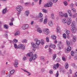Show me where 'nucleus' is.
I'll use <instances>...</instances> for the list:
<instances>
[{"label":"nucleus","mask_w":77,"mask_h":77,"mask_svg":"<svg viewBox=\"0 0 77 77\" xmlns=\"http://www.w3.org/2000/svg\"><path fill=\"white\" fill-rule=\"evenodd\" d=\"M61 71L63 74H65V73L66 71L65 70H61Z\"/></svg>","instance_id":"6e6d98bb"},{"label":"nucleus","mask_w":77,"mask_h":77,"mask_svg":"<svg viewBox=\"0 0 77 77\" xmlns=\"http://www.w3.org/2000/svg\"><path fill=\"white\" fill-rule=\"evenodd\" d=\"M68 17V14L66 13H63V17Z\"/></svg>","instance_id":"c85d7f7f"},{"label":"nucleus","mask_w":77,"mask_h":77,"mask_svg":"<svg viewBox=\"0 0 77 77\" xmlns=\"http://www.w3.org/2000/svg\"><path fill=\"white\" fill-rule=\"evenodd\" d=\"M37 32L39 33H41L42 32V29H41L40 28H38L37 30Z\"/></svg>","instance_id":"dca6fc26"},{"label":"nucleus","mask_w":77,"mask_h":77,"mask_svg":"<svg viewBox=\"0 0 77 77\" xmlns=\"http://www.w3.org/2000/svg\"><path fill=\"white\" fill-rule=\"evenodd\" d=\"M4 27L5 29H9V26L6 24L4 25Z\"/></svg>","instance_id":"412c9836"},{"label":"nucleus","mask_w":77,"mask_h":77,"mask_svg":"<svg viewBox=\"0 0 77 77\" xmlns=\"http://www.w3.org/2000/svg\"><path fill=\"white\" fill-rule=\"evenodd\" d=\"M56 45L52 44H51L49 45L50 47H51V48H53L54 49L55 48H56Z\"/></svg>","instance_id":"f8f14e48"},{"label":"nucleus","mask_w":77,"mask_h":77,"mask_svg":"<svg viewBox=\"0 0 77 77\" xmlns=\"http://www.w3.org/2000/svg\"><path fill=\"white\" fill-rule=\"evenodd\" d=\"M27 60V58H26V57H24L23 58V61H25V60Z\"/></svg>","instance_id":"052dcab7"},{"label":"nucleus","mask_w":77,"mask_h":77,"mask_svg":"<svg viewBox=\"0 0 77 77\" xmlns=\"http://www.w3.org/2000/svg\"><path fill=\"white\" fill-rule=\"evenodd\" d=\"M41 72H44V69L42 68L41 69Z\"/></svg>","instance_id":"13d9d810"},{"label":"nucleus","mask_w":77,"mask_h":77,"mask_svg":"<svg viewBox=\"0 0 77 77\" xmlns=\"http://www.w3.org/2000/svg\"><path fill=\"white\" fill-rule=\"evenodd\" d=\"M62 22L63 24H65V23H66V19L65 18H63L62 20Z\"/></svg>","instance_id":"4be33fe9"},{"label":"nucleus","mask_w":77,"mask_h":77,"mask_svg":"<svg viewBox=\"0 0 77 77\" xmlns=\"http://www.w3.org/2000/svg\"><path fill=\"white\" fill-rule=\"evenodd\" d=\"M65 66L66 69H67V68H68V67L69 66V65H68V63H66L65 65Z\"/></svg>","instance_id":"bb28decb"},{"label":"nucleus","mask_w":77,"mask_h":77,"mask_svg":"<svg viewBox=\"0 0 77 77\" xmlns=\"http://www.w3.org/2000/svg\"><path fill=\"white\" fill-rule=\"evenodd\" d=\"M62 59L63 61H66V59H65V58L64 57H63Z\"/></svg>","instance_id":"4d7b16f0"},{"label":"nucleus","mask_w":77,"mask_h":77,"mask_svg":"<svg viewBox=\"0 0 77 77\" xmlns=\"http://www.w3.org/2000/svg\"><path fill=\"white\" fill-rule=\"evenodd\" d=\"M56 77H58L59 76V73H57L56 74Z\"/></svg>","instance_id":"774afa93"},{"label":"nucleus","mask_w":77,"mask_h":77,"mask_svg":"<svg viewBox=\"0 0 77 77\" xmlns=\"http://www.w3.org/2000/svg\"><path fill=\"white\" fill-rule=\"evenodd\" d=\"M14 72H15V70H11L10 72V73L11 75H12V74H14Z\"/></svg>","instance_id":"473e14b6"},{"label":"nucleus","mask_w":77,"mask_h":77,"mask_svg":"<svg viewBox=\"0 0 77 77\" xmlns=\"http://www.w3.org/2000/svg\"><path fill=\"white\" fill-rule=\"evenodd\" d=\"M20 34V31H17L15 34L14 35L16 36Z\"/></svg>","instance_id":"58836bf2"},{"label":"nucleus","mask_w":77,"mask_h":77,"mask_svg":"<svg viewBox=\"0 0 77 77\" xmlns=\"http://www.w3.org/2000/svg\"><path fill=\"white\" fill-rule=\"evenodd\" d=\"M31 46L32 47H33V48H36V47H37L36 44L34 43L33 42L31 43Z\"/></svg>","instance_id":"f3484780"},{"label":"nucleus","mask_w":77,"mask_h":77,"mask_svg":"<svg viewBox=\"0 0 77 77\" xmlns=\"http://www.w3.org/2000/svg\"><path fill=\"white\" fill-rule=\"evenodd\" d=\"M33 55V54L32 52H30L28 53L26 55V56H28V57H30L31 56H32Z\"/></svg>","instance_id":"ddd939ff"},{"label":"nucleus","mask_w":77,"mask_h":77,"mask_svg":"<svg viewBox=\"0 0 77 77\" xmlns=\"http://www.w3.org/2000/svg\"><path fill=\"white\" fill-rule=\"evenodd\" d=\"M49 26H53V22L51 21H50L48 23Z\"/></svg>","instance_id":"5701e85b"},{"label":"nucleus","mask_w":77,"mask_h":77,"mask_svg":"<svg viewBox=\"0 0 77 77\" xmlns=\"http://www.w3.org/2000/svg\"><path fill=\"white\" fill-rule=\"evenodd\" d=\"M76 41H77V37L76 36H75L73 37L72 41L75 42H76Z\"/></svg>","instance_id":"6ab92c4d"},{"label":"nucleus","mask_w":77,"mask_h":77,"mask_svg":"<svg viewBox=\"0 0 77 77\" xmlns=\"http://www.w3.org/2000/svg\"><path fill=\"white\" fill-rule=\"evenodd\" d=\"M41 42L42 45L44 44V40L43 39H41Z\"/></svg>","instance_id":"e433bc0d"},{"label":"nucleus","mask_w":77,"mask_h":77,"mask_svg":"<svg viewBox=\"0 0 77 77\" xmlns=\"http://www.w3.org/2000/svg\"><path fill=\"white\" fill-rule=\"evenodd\" d=\"M72 66H73L75 68H77V66L75 65V64L74 63H72Z\"/></svg>","instance_id":"4c0bfd02"},{"label":"nucleus","mask_w":77,"mask_h":77,"mask_svg":"<svg viewBox=\"0 0 77 77\" xmlns=\"http://www.w3.org/2000/svg\"><path fill=\"white\" fill-rule=\"evenodd\" d=\"M63 38L64 39H66V35L65 34H63Z\"/></svg>","instance_id":"09e8293b"},{"label":"nucleus","mask_w":77,"mask_h":77,"mask_svg":"<svg viewBox=\"0 0 77 77\" xmlns=\"http://www.w3.org/2000/svg\"><path fill=\"white\" fill-rule=\"evenodd\" d=\"M66 44L67 45H68V46H69V45H71V42H69V41L68 40L66 41Z\"/></svg>","instance_id":"393cba45"},{"label":"nucleus","mask_w":77,"mask_h":77,"mask_svg":"<svg viewBox=\"0 0 77 77\" xmlns=\"http://www.w3.org/2000/svg\"><path fill=\"white\" fill-rule=\"evenodd\" d=\"M50 74H52L53 73V71L52 70H51L49 71Z\"/></svg>","instance_id":"864d4df0"},{"label":"nucleus","mask_w":77,"mask_h":77,"mask_svg":"<svg viewBox=\"0 0 77 77\" xmlns=\"http://www.w3.org/2000/svg\"><path fill=\"white\" fill-rule=\"evenodd\" d=\"M66 23L67 24L69 25L71 23V18H67L66 21Z\"/></svg>","instance_id":"0eeeda50"},{"label":"nucleus","mask_w":77,"mask_h":77,"mask_svg":"<svg viewBox=\"0 0 77 77\" xmlns=\"http://www.w3.org/2000/svg\"><path fill=\"white\" fill-rule=\"evenodd\" d=\"M77 17V13H75L74 14H73L72 16V18H75Z\"/></svg>","instance_id":"c756f323"},{"label":"nucleus","mask_w":77,"mask_h":77,"mask_svg":"<svg viewBox=\"0 0 77 77\" xmlns=\"http://www.w3.org/2000/svg\"><path fill=\"white\" fill-rule=\"evenodd\" d=\"M13 41L14 42H15V43L17 42H18V40L16 39H14L13 40Z\"/></svg>","instance_id":"603ef678"},{"label":"nucleus","mask_w":77,"mask_h":77,"mask_svg":"<svg viewBox=\"0 0 77 77\" xmlns=\"http://www.w3.org/2000/svg\"><path fill=\"white\" fill-rule=\"evenodd\" d=\"M51 17L52 20H54V19L55 18V17H54V13H52L51 14Z\"/></svg>","instance_id":"a211bd4d"},{"label":"nucleus","mask_w":77,"mask_h":77,"mask_svg":"<svg viewBox=\"0 0 77 77\" xmlns=\"http://www.w3.org/2000/svg\"><path fill=\"white\" fill-rule=\"evenodd\" d=\"M75 24V22H74V21H72V25H71L72 27H74Z\"/></svg>","instance_id":"72a5a7b5"},{"label":"nucleus","mask_w":77,"mask_h":77,"mask_svg":"<svg viewBox=\"0 0 77 77\" xmlns=\"http://www.w3.org/2000/svg\"><path fill=\"white\" fill-rule=\"evenodd\" d=\"M14 46L15 48H16V49H18V46H17V44H14Z\"/></svg>","instance_id":"cd10ccee"},{"label":"nucleus","mask_w":77,"mask_h":77,"mask_svg":"<svg viewBox=\"0 0 77 77\" xmlns=\"http://www.w3.org/2000/svg\"><path fill=\"white\" fill-rule=\"evenodd\" d=\"M29 14V11H26L25 12V15L26 16H28Z\"/></svg>","instance_id":"b1692460"},{"label":"nucleus","mask_w":77,"mask_h":77,"mask_svg":"<svg viewBox=\"0 0 77 77\" xmlns=\"http://www.w3.org/2000/svg\"><path fill=\"white\" fill-rule=\"evenodd\" d=\"M42 16H43V15H42V13H39L38 15L39 17H42Z\"/></svg>","instance_id":"37998d69"},{"label":"nucleus","mask_w":77,"mask_h":77,"mask_svg":"<svg viewBox=\"0 0 77 77\" xmlns=\"http://www.w3.org/2000/svg\"><path fill=\"white\" fill-rule=\"evenodd\" d=\"M21 48L22 50L25 49V46L23 44H20L18 45V49Z\"/></svg>","instance_id":"423d86ee"},{"label":"nucleus","mask_w":77,"mask_h":77,"mask_svg":"<svg viewBox=\"0 0 77 77\" xmlns=\"http://www.w3.org/2000/svg\"><path fill=\"white\" fill-rule=\"evenodd\" d=\"M43 32L45 35H48L50 33L49 29H45L43 30Z\"/></svg>","instance_id":"20e7f679"},{"label":"nucleus","mask_w":77,"mask_h":77,"mask_svg":"<svg viewBox=\"0 0 77 77\" xmlns=\"http://www.w3.org/2000/svg\"><path fill=\"white\" fill-rule=\"evenodd\" d=\"M21 29H22L23 30H25L26 28L25 27V25H23L21 27Z\"/></svg>","instance_id":"79ce46f5"},{"label":"nucleus","mask_w":77,"mask_h":77,"mask_svg":"<svg viewBox=\"0 0 77 77\" xmlns=\"http://www.w3.org/2000/svg\"><path fill=\"white\" fill-rule=\"evenodd\" d=\"M57 61L58 62H60V58H57Z\"/></svg>","instance_id":"0e129e2a"},{"label":"nucleus","mask_w":77,"mask_h":77,"mask_svg":"<svg viewBox=\"0 0 77 77\" xmlns=\"http://www.w3.org/2000/svg\"><path fill=\"white\" fill-rule=\"evenodd\" d=\"M37 57H38V55L36 54H34L32 57H30L29 59V60L30 62H32V60H35L36 59Z\"/></svg>","instance_id":"f257e3e1"},{"label":"nucleus","mask_w":77,"mask_h":77,"mask_svg":"<svg viewBox=\"0 0 77 77\" xmlns=\"http://www.w3.org/2000/svg\"><path fill=\"white\" fill-rule=\"evenodd\" d=\"M14 65L15 68H18V64H14Z\"/></svg>","instance_id":"69168bd1"},{"label":"nucleus","mask_w":77,"mask_h":77,"mask_svg":"<svg viewBox=\"0 0 77 77\" xmlns=\"http://www.w3.org/2000/svg\"><path fill=\"white\" fill-rule=\"evenodd\" d=\"M71 30L73 33H75L77 32V29L75 28H71Z\"/></svg>","instance_id":"9d476101"},{"label":"nucleus","mask_w":77,"mask_h":77,"mask_svg":"<svg viewBox=\"0 0 77 77\" xmlns=\"http://www.w3.org/2000/svg\"><path fill=\"white\" fill-rule=\"evenodd\" d=\"M59 67V63H57L56 64H54L53 66V69L54 70H56V69H57V68Z\"/></svg>","instance_id":"1a4fd4ad"},{"label":"nucleus","mask_w":77,"mask_h":77,"mask_svg":"<svg viewBox=\"0 0 77 77\" xmlns=\"http://www.w3.org/2000/svg\"><path fill=\"white\" fill-rule=\"evenodd\" d=\"M2 74H5V70H3L2 71Z\"/></svg>","instance_id":"5fc2aeb1"},{"label":"nucleus","mask_w":77,"mask_h":77,"mask_svg":"<svg viewBox=\"0 0 77 77\" xmlns=\"http://www.w3.org/2000/svg\"><path fill=\"white\" fill-rule=\"evenodd\" d=\"M15 64L16 65H18V60H15Z\"/></svg>","instance_id":"de8ad7c7"},{"label":"nucleus","mask_w":77,"mask_h":77,"mask_svg":"<svg viewBox=\"0 0 77 77\" xmlns=\"http://www.w3.org/2000/svg\"><path fill=\"white\" fill-rule=\"evenodd\" d=\"M51 38L52 39H55L56 38V36L54 35H53L51 36Z\"/></svg>","instance_id":"7c9ffc66"},{"label":"nucleus","mask_w":77,"mask_h":77,"mask_svg":"<svg viewBox=\"0 0 77 77\" xmlns=\"http://www.w3.org/2000/svg\"><path fill=\"white\" fill-rule=\"evenodd\" d=\"M55 58H56V54H54L53 55V59H54H54H55Z\"/></svg>","instance_id":"49530a36"},{"label":"nucleus","mask_w":77,"mask_h":77,"mask_svg":"<svg viewBox=\"0 0 77 77\" xmlns=\"http://www.w3.org/2000/svg\"><path fill=\"white\" fill-rule=\"evenodd\" d=\"M58 1V0H53V2L54 3H56Z\"/></svg>","instance_id":"680f3d73"},{"label":"nucleus","mask_w":77,"mask_h":77,"mask_svg":"<svg viewBox=\"0 0 77 77\" xmlns=\"http://www.w3.org/2000/svg\"><path fill=\"white\" fill-rule=\"evenodd\" d=\"M47 19L46 18L44 20V22H43L45 24H47Z\"/></svg>","instance_id":"2f4dec72"},{"label":"nucleus","mask_w":77,"mask_h":77,"mask_svg":"<svg viewBox=\"0 0 77 77\" xmlns=\"http://www.w3.org/2000/svg\"><path fill=\"white\" fill-rule=\"evenodd\" d=\"M46 40L47 42H49V37H47L46 38Z\"/></svg>","instance_id":"3c124183"},{"label":"nucleus","mask_w":77,"mask_h":77,"mask_svg":"<svg viewBox=\"0 0 77 77\" xmlns=\"http://www.w3.org/2000/svg\"><path fill=\"white\" fill-rule=\"evenodd\" d=\"M42 11L43 12H44V13H47V11L45 9H43Z\"/></svg>","instance_id":"a18cd8bd"},{"label":"nucleus","mask_w":77,"mask_h":77,"mask_svg":"<svg viewBox=\"0 0 77 77\" xmlns=\"http://www.w3.org/2000/svg\"><path fill=\"white\" fill-rule=\"evenodd\" d=\"M10 26H13V23L11 22L9 23Z\"/></svg>","instance_id":"338daca9"},{"label":"nucleus","mask_w":77,"mask_h":77,"mask_svg":"<svg viewBox=\"0 0 77 77\" xmlns=\"http://www.w3.org/2000/svg\"><path fill=\"white\" fill-rule=\"evenodd\" d=\"M63 14L62 12L60 11L59 12V14L61 18H63Z\"/></svg>","instance_id":"2eb2a0df"},{"label":"nucleus","mask_w":77,"mask_h":77,"mask_svg":"<svg viewBox=\"0 0 77 77\" xmlns=\"http://www.w3.org/2000/svg\"><path fill=\"white\" fill-rule=\"evenodd\" d=\"M71 55L72 56H74V52L73 51H71Z\"/></svg>","instance_id":"f704fd0d"},{"label":"nucleus","mask_w":77,"mask_h":77,"mask_svg":"<svg viewBox=\"0 0 77 77\" xmlns=\"http://www.w3.org/2000/svg\"><path fill=\"white\" fill-rule=\"evenodd\" d=\"M71 9L72 12H75V8H72Z\"/></svg>","instance_id":"8fccbe9b"},{"label":"nucleus","mask_w":77,"mask_h":77,"mask_svg":"<svg viewBox=\"0 0 77 77\" xmlns=\"http://www.w3.org/2000/svg\"><path fill=\"white\" fill-rule=\"evenodd\" d=\"M65 32L67 35H69L70 33V31H69L67 30H65Z\"/></svg>","instance_id":"a878e982"},{"label":"nucleus","mask_w":77,"mask_h":77,"mask_svg":"<svg viewBox=\"0 0 77 77\" xmlns=\"http://www.w3.org/2000/svg\"><path fill=\"white\" fill-rule=\"evenodd\" d=\"M16 9L18 12H20L23 10V8L21 6L18 5L16 8Z\"/></svg>","instance_id":"f03ea898"},{"label":"nucleus","mask_w":77,"mask_h":77,"mask_svg":"<svg viewBox=\"0 0 77 77\" xmlns=\"http://www.w3.org/2000/svg\"><path fill=\"white\" fill-rule=\"evenodd\" d=\"M21 69L23 70V71H24V72H27V74H28V75H28V76H29V75H31V74L30 73V72H28V71L26 70L23 69Z\"/></svg>","instance_id":"4468645a"},{"label":"nucleus","mask_w":77,"mask_h":77,"mask_svg":"<svg viewBox=\"0 0 77 77\" xmlns=\"http://www.w3.org/2000/svg\"><path fill=\"white\" fill-rule=\"evenodd\" d=\"M34 41L36 42L35 44L36 45H39V44H40L41 43V41L37 38H35L34 39Z\"/></svg>","instance_id":"39448f33"},{"label":"nucleus","mask_w":77,"mask_h":77,"mask_svg":"<svg viewBox=\"0 0 77 77\" xmlns=\"http://www.w3.org/2000/svg\"><path fill=\"white\" fill-rule=\"evenodd\" d=\"M25 29L29 28V26L28 24L25 25Z\"/></svg>","instance_id":"a19ab883"},{"label":"nucleus","mask_w":77,"mask_h":77,"mask_svg":"<svg viewBox=\"0 0 77 77\" xmlns=\"http://www.w3.org/2000/svg\"><path fill=\"white\" fill-rule=\"evenodd\" d=\"M63 4L65 6H66L68 5V2L66 1H64L63 2Z\"/></svg>","instance_id":"c9c22d12"},{"label":"nucleus","mask_w":77,"mask_h":77,"mask_svg":"<svg viewBox=\"0 0 77 77\" xmlns=\"http://www.w3.org/2000/svg\"><path fill=\"white\" fill-rule=\"evenodd\" d=\"M71 50V47L69 46L67 48V49L65 50V52L66 53H68L69 51Z\"/></svg>","instance_id":"6e6552de"},{"label":"nucleus","mask_w":77,"mask_h":77,"mask_svg":"<svg viewBox=\"0 0 77 77\" xmlns=\"http://www.w3.org/2000/svg\"><path fill=\"white\" fill-rule=\"evenodd\" d=\"M74 5L72 3H71L70 4V8H73V7H74Z\"/></svg>","instance_id":"c03bdc74"},{"label":"nucleus","mask_w":77,"mask_h":77,"mask_svg":"<svg viewBox=\"0 0 77 77\" xmlns=\"http://www.w3.org/2000/svg\"><path fill=\"white\" fill-rule=\"evenodd\" d=\"M52 6L53 3L52 2H50L45 4L44 7L47 8V7H48V8H51V7H52Z\"/></svg>","instance_id":"7ed1b4c3"},{"label":"nucleus","mask_w":77,"mask_h":77,"mask_svg":"<svg viewBox=\"0 0 77 77\" xmlns=\"http://www.w3.org/2000/svg\"><path fill=\"white\" fill-rule=\"evenodd\" d=\"M67 13L69 17H72V13H71V10H68L67 11Z\"/></svg>","instance_id":"9b49d317"},{"label":"nucleus","mask_w":77,"mask_h":77,"mask_svg":"<svg viewBox=\"0 0 77 77\" xmlns=\"http://www.w3.org/2000/svg\"><path fill=\"white\" fill-rule=\"evenodd\" d=\"M27 40H26V39H24L22 41L23 43H27Z\"/></svg>","instance_id":"ea45409f"},{"label":"nucleus","mask_w":77,"mask_h":77,"mask_svg":"<svg viewBox=\"0 0 77 77\" xmlns=\"http://www.w3.org/2000/svg\"><path fill=\"white\" fill-rule=\"evenodd\" d=\"M61 45V42H59L58 43V46H60V45Z\"/></svg>","instance_id":"bf43d9fd"},{"label":"nucleus","mask_w":77,"mask_h":77,"mask_svg":"<svg viewBox=\"0 0 77 77\" xmlns=\"http://www.w3.org/2000/svg\"><path fill=\"white\" fill-rule=\"evenodd\" d=\"M7 8H6L3 10L2 12L3 14H5L6 13V11H7Z\"/></svg>","instance_id":"aec40b11"},{"label":"nucleus","mask_w":77,"mask_h":77,"mask_svg":"<svg viewBox=\"0 0 77 77\" xmlns=\"http://www.w3.org/2000/svg\"><path fill=\"white\" fill-rule=\"evenodd\" d=\"M74 59L75 60H77V56H75L74 57Z\"/></svg>","instance_id":"e2e57ef3"}]
</instances>
